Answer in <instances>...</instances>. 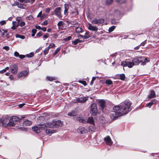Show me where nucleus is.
<instances>
[{
	"mask_svg": "<svg viewBox=\"0 0 159 159\" xmlns=\"http://www.w3.org/2000/svg\"><path fill=\"white\" fill-rule=\"evenodd\" d=\"M48 127L47 123H46L42 124L41 125V128L43 129L42 132H41L42 135L43 136L46 133V134H49V135L54 133H56L57 131L55 130L52 129H47Z\"/></svg>",
	"mask_w": 159,
	"mask_h": 159,
	"instance_id": "obj_2",
	"label": "nucleus"
},
{
	"mask_svg": "<svg viewBox=\"0 0 159 159\" xmlns=\"http://www.w3.org/2000/svg\"><path fill=\"white\" fill-rule=\"evenodd\" d=\"M31 124L32 122L31 121L26 120L23 122V126H28L31 125Z\"/></svg>",
	"mask_w": 159,
	"mask_h": 159,
	"instance_id": "obj_21",
	"label": "nucleus"
},
{
	"mask_svg": "<svg viewBox=\"0 0 159 159\" xmlns=\"http://www.w3.org/2000/svg\"><path fill=\"white\" fill-rule=\"evenodd\" d=\"M67 115L70 116H74L76 115V112L75 111H72L71 112L68 113Z\"/></svg>",
	"mask_w": 159,
	"mask_h": 159,
	"instance_id": "obj_24",
	"label": "nucleus"
},
{
	"mask_svg": "<svg viewBox=\"0 0 159 159\" xmlns=\"http://www.w3.org/2000/svg\"><path fill=\"white\" fill-rule=\"evenodd\" d=\"M33 18V17L31 15H30L29 16L26 17V19L28 20H31Z\"/></svg>",
	"mask_w": 159,
	"mask_h": 159,
	"instance_id": "obj_48",
	"label": "nucleus"
},
{
	"mask_svg": "<svg viewBox=\"0 0 159 159\" xmlns=\"http://www.w3.org/2000/svg\"><path fill=\"white\" fill-rule=\"evenodd\" d=\"M88 100L87 97H81L79 98H77L74 102L75 103H84Z\"/></svg>",
	"mask_w": 159,
	"mask_h": 159,
	"instance_id": "obj_10",
	"label": "nucleus"
},
{
	"mask_svg": "<svg viewBox=\"0 0 159 159\" xmlns=\"http://www.w3.org/2000/svg\"><path fill=\"white\" fill-rule=\"evenodd\" d=\"M98 104L99 106V109L103 110L105 107V102L103 99L100 100L98 101Z\"/></svg>",
	"mask_w": 159,
	"mask_h": 159,
	"instance_id": "obj_11",
	"label": "nucleus"
},
{
	"mask_svg": "<svg viewBox=\"0 0 159 159\" xmlns=\"http://www.w3.org/2000/svg\"><path fill=\"white\" fill-rule=\"evenodd\" d=\"M16 23V21H13L12 22V24L13 25L11 27V29L14 30L16 29L17 27H18V25H16L15 24Z\"/></svg>",
	"mask_w": 159,
	"mask_h": 159,
	"instance_id": "obj_31",
	"label": "nucleus"
},
{
	"mask_svg": "<svg viewBox=\"0 0 159 159\" xmlns=\"http://www.w3.org/2000/svg\"><path fill=\"white\" fill-rule=\"evenodd\" d=\"M143 57H136L133 59V61L135 65H138L141 63V65L144 66L146 64V62L143 61Z\"/></svg>",
	"mask_w": 159,
	"mask_h": 159,
	"instance_id": "obj_5",
	"label": "nucleus"
},
{
	"mask_svg": "<svg viewBox=\"0 0 159 159\" xmlns=\"http://www.w3.org/2000/svg\"><path fill=\"white\" fill-rule=\"evenodd\" d=\"M64 6L65 7L64 14L65 15H67V14L68 10L69 9V5L67 4H65L64 5Z\"/></svg>",
	"mask_w": 159,
	"mask_h": 159,
	"instance_id": "obj_25",
	"label": "nucleus"
},
{
	"mask_svg": "<svg viewBox=\"0 0 159 159\" xmlns=\"http://www.w3.org/2000/svg\"><path fill=\"white\" fill-rule=\"evenodd\" d=\"M132 102L129 100H126L121 103L120 105L114 107L113 108L114 113L110 116L111 119L114 120L128 113L132 109Z\"/></svg>",
	"mask_w": 159,
	"mask_h": 159,
	"instance_id": "obj_1",
	"label": "nucleus"
},
{
	"mask_svg": "<svg viewBox=\"0 0 159 159\" xmlns=\"http://www.w3.org/2000/svg\"><path fill=\"white\" fill-rule=\"evenodd\" d=\"M75 31L77 33H81L82 32V29L79 27H78L75 28Z\"/></svg>",
	"mask_w": 159,
	"mask_h": 159,
	"instance_id": "obj_32",
	"label": "nucleus"
},
{
	"mask_svg": "<svg viewBox=\"0 0 159 159\" xmlns=\"http://www.w3.org/2000/svg\"><path fill=\"white\" fill-rule=\"evenodd\" d=\"M79 82L80 83L83 84L84 86H86L87 85L86 82V81H84V80H79Z\"/></svg>",
	"mask_w": 159,
	"mask_h": 159,
	"instance_id": "obj_40",
	"label": "nucleus"
},
{
	"mask_svg": "<svg viewBox=\"0 0 159 159\" xmlns=\"http://www.w3.org/2000/svg\"><path fill=\"white\" fill-rule=\"evenodd\" d=\"M84 40H72V43L74 45H77L78 43L84 42Z\"/></svg>",
	"mask_w": 159,
	"mask_h": 159,
	"instance_id": "obj_27",
	"label": "nucleus"
},
{
	"mask_svg": "<svg viewBox=\"0 0 159 159\" xmlns=\"http://www.w3.org/2000/svg\"><path fill=\"white\" fill-rule=\"evenodd\" d=\"M105 83L109 85H111L113 83L112 81L111 80H106Z\"/></svg>",
	"mask_w": 159,
	"mask_h": 159,
	"instance_id": "obj_36",
	"label": "nucleus"
},
{
	"mask_svg": "<svg viewBox=\"0 0 159 159\" xmlns=\"http://www.w3.org/2000/svg\"><path fill=\"white\" fill-rule=\"evenodd\" d=\"M34 55V53L33 52H31L29 54H27L26 55V57H33Z\"/></svg>",
	"mask_w": 159,
	"mask_h": 159,
	"instance_id": "obj_37",
	"label": "nucleus"
},
{
	"mask_svg": "<svg viewBox=\"0 0 159 159\" xmlns=\"http://www.w3.org/2000/svg\"><path fill=\"white\" fill-rule=\"evenodd\" d=\"M113 2V0H106V4L107 5H110Z\"/></svg>",
	"mask_w": 159,
	"mask_h": 159,
	"instance_id": "obj_41",
	"label": "nucleus"
},
{
	"mask_svg": "<svg viewBox=\"0 0 159 159\" xmlns=\"http://www.w3.org/2000/svg\"><path fill=\"white\" fill-rule=\"evenodd\" d=\"M146 40H145L142 43L140 44V46H144V45H145V44L146 43V42H145Z\"/></svg>",
	"mask_w": 159,
	"mask_h": 159,
	"instance_id": "obj_62",
	"label": "nucleus"
},
{
	"mask_svg": "<svg viewBox=\"0 0 159 159\" xmlns=\"http://www.w3.org/2000/svg\"><path fill=\"white\" fill-rule=\"evenodd\" d=\"M18 26L19 25L21 27H22V26H24L25 25V23L24 21H21L20 22L19 24H17Z\"/></svg>",
	"mask_w": 159,
	"mask_h": 159,
	"instance_id": "obj_46",
	"label": "nucleus"
},
{
	"mask_svg": "<svg viewBox=\"0 0 159 159\" xmlns=\"http://www.w3.org/2000/svg\"><path fill=\"white\" fill-rule=\"evenodd\" d=\"M104 140L108 145L111 146L113 142L110 137L109 136H107L106 137L104 138Z\"/></svg>",
	"mask_w": 159,
	"mask_h": 159,
	"instance_id": "obj_12",
	"label": "nucleus"
},
{
	"mask_svg": "<svg viewBox=\"0 0 159 159\" xmlns=\"http://www.w3.org/2000/svg\"><path fill=\"white\" fill-rule=\"evenodd\" d=\"M96 130L95 124H92V125L90 126L89 127V132H93L95 131Z\"/></svg>",
	"mask_w": 159,
	"mask_h": 159,
	"instance_id": "obj_22",
	"label": "nucleus"
},
{
	"mask_svg": "<svg viewBox=\"0 0 159 159\" xmlns=\"http://www.w3.org/2000/svg\"><path fill=\"white\" fill-rule=\"evenodd\" d=\"M42 14V11H41L40 12H39V13L37 15V17H40L41 19H42L43 17V15L41 16Z\"/></svg>",
	"mask_w": 159,
	"mask_h": 159,
	"instance_id": "obj_42",
	"label": "nucleus"
},
{
	"mask_svg": "<svg viewBox=\"0 0 159 159\" xmlns=\"http://www.w3.org/2000/svg\"><path fill=\"white\" fill-rule=\"evenodd\" d=\"M16 20L18 22V24H19V23L22 20L21 17H18L16 18Z\"/></svg>",
	"mask_w": 159,
	"mask_h": 159,
	"instance_id": "obj_39",
	"label": "nucleus"
},
{
	"mask_svg": "<svg viewBox=\"0 0 159 159\" xmlns=\"http://www.w3.org/2000/svg\"><path fill=\"white\" fill-rule=\"evenodd\" d=\"M61 7H58L56 8L54 10L56 15L57 17L59 18L61 17Z\"/></svg>",
	"mask_w": 159,
	"mask_h": 159,
	"instance_id": "obj_14",
	"label": "nucleus"
},
{
	"mask_svg": "<svg viewBox=\"0 0 159 159\" xmlns=\"http://www.w3.org/2000/svg\"><path fill=\"white\" fill-rule=\"evenodd\" d=\"M152 103L150 102L149 103H147L145 105V107L150 108L151 107L152 105Z\"/></svg>",
	"mask_w": 159,
	"mask_h": 159,
	"instance_id": "obj_47",
	"label": "nucleus"
},
{
	"mask_svg": "<svg viewBox=\"0 0 159 159\" xmlns=\"http://www.w3.org/2000/svg\"><path fill=\"white\" fill-rule=\"evenodd\" d=\"M116 1L120 3H124L126 2V0H116Z\"/></svg>",
	"mask_w": 159,
	"mask_h": 159,
	"instance_id": "obj_44",
	"label": "nucleus"
},
{
	"mask_svg": "<svg viewBox=\"0 0 159 159\" xmlns=\"http://www.w3.org/2000/svg\"><path fill=\"white\" fill-rule=\"evenodd\" d=\"M2 48L7 51H8L9 50V48L7 46H5L3 47Z\"/></svg>",
	"mask_w": 159,
	"mask_h": 159,
	"instance_id": "obj_51",
	"label": "nucleus"
},
{
	"mask_svg": "<svg viewBox=\"0 0 159 159\" xmlns=\"http://www.w3.org/2000/svg\"><path fill=\"white\" fill-rule=\"evenodd\" d=\"M18 57L20 59H22L25 57V56L24 55H20Z\"/></svg>",
	"mask_w": 159,
	"mask_h": 159,
	"instance_id": "obj_55",
	"label": "nucleus"
},
{
	"mask_svg": "<svg viewBox=\"0 0 159 159\" xmlns=\"http://www.w3.org/2000/svg\"><path fill=\"white\" fill-rule=\"evenodd\" d=\"M62 122L60 120H53L51 122L47 123L48 128H57L62 126Z\"/></svg>",
	"mask_w": 159,
	"mask_h": 159,
	"instance_id": "obj_3",
	"label": "nucleus"
},
{
	"mask_svg": "<svg viewBox=\"0 0 159 159\" xmlns=\"http://www.w3.org/2000/svg\"><path fill=\"white\" fill-rule=\"evenodd\" d=\"M157 101L156 99H153L152 100V101H151V102H152V105L155 104L157 102Z\"/></svg>",
	"mask_w": 159,
	"mask_h": 159,
	"instance_id": "obj_58",
	"label": "nucleus"
},
{
	"mask_svg": "<svg viewBox=\"0 0 159 159\" xmlns=\"http://www.w3.org/2000/svg\"><path fill=\"white\" fill-rule=\"evenodd\" d=\"M111 23L113 24H116L119 22V20H118L113 19L111 20Z\"/></svg>",
	"mask_w": 159,
	"mask_h": 159,
	"instance_id": "obj_35",
	"label": "nucleus"
},
{
	"mask_svg": "<svg viewBox=\"0 0 159 159\" xmlns=\"http://www.w3.org/2000/svg\"><path fill=\"white\" fill-rule=\"evenodd\" d=\"M6 71V69H3L0 71V73L1 74L4 73Z\"/></svg>",
	"mask_w": 159,
	"mask_h": 159,
	"instance_id": "obj_64",
	"label": "nucleus"
},
{
	"mask_svg": "<svg viewBox=\"0 0 159 159\" xmlns=\"http://www.w3.org/2000/svg\"><path fill=\"white\" fill-rule=\"evenodd\" d=\"M15 36L16 38H19L21 39H25V37L24 35H21L18 34H16Z\"/></svg>",
	"mask_w": 159,
	"mask_h": 159,
	"instance_id": "obj_33",
	"label": "nucleus"
},
{
	"mask_svg": "<svg viewBox=\"0 0 159 159\" xmlns=\"http://www.w3.org/2000/svg\"><path fill=\"white\" fill-rule=\"evenodd\" d=\"M20 54L17 51H15L14 52V55L15 57H18Z\"/></svg>",
	"mask_w": 159,
	"mask_h": 159,
	"instance_id": "obj_52",
	"label": "nucleus"
},
{
	"mask_svg": "<svg viewBox=\"0 0 159 159\" xmlns=\"http://www.w3.org/2000/svg\"><path fill=\"white\" fill-rule=\"evenodd\" d=\"M80 36L82 37L83 39H88L90 37V35L89 34V33L88 32H86L84 35L83 36L80 35Z\"/></svg>",
	"mask_w": 159,
	"mask_h": 159,
	"instance_id": "obj_26",
	"label": "nucleus"
},
{
	"mask_svg": "<svg viewBox=\"0 0 159 159\" xmlns=\"http://www.w3.org/2000/svg\"><path fill=\"white\" fill-rule=\"evenodd\" d=\"M60 49H61L60 47H59V48H57L56 49V50L54 53V55H55L59 51V50H60Z\"/></svg>",
	"mask_w": 159,
	"mask_h": 159,
	"instance_id": "obj_50",
	"label": "nucleus"
},
{
	"mask_svg": "<svg viewBox=\"0 0 159 159\" xmlns=\"http://www.w3.org/2000/svg\"><path fill=\"white\" fill-rule=\"evenodd\" d=\"M76 120L79 121L80 122L86 124L87 123H89L90 124H94L93 118V117H89L87 120L84 119L81 117H77Z\"/></svg>",
	"mask_w": 159,
	"mask_h": 159,
	"instance_id": "obj_4",
	"label": "nucleus"
},
{
	"mask_svg": "<svg viewBox=\"0 0 159 159\" xmlns=\"http://www.w3.org/2000/svg\"><path fill=\"white\" fill-rule=\"evenodd\" d=\"M9 121H8L7 123V124L6 125V127H11L14 126L16 125V123L14 122L10 118L9 119Z\"/></svg>",
	"mask_w": 159,
	"mask_h": 159,
	"instance_id": "obj_17",
	"label": "nucleus"
},
{
	"mask_svg": "<svg viewBox=\"0 0 159 159\" xmlns=\"http://www.w3.org/2000/svg\"><path fill=\"white\" fill-rule=\"evenodd\" d=\"M89 26L88 28L89 30L94 31H98V28L97 27L92 26L90 23H89Z\"/></svg>",
	"mask_w": 159,
	"mask_h": 159,
	"instance_id": "obj_18",
	"label": "nucleus"
},
{
	"mask_svg": "<svg viewBox=\"0 0 159 159\" xmlns=\"http://www.w3.org/2000/svg\"><path fill=\"white\" fill-rule=\"evenodd\" d=\"M54 44L53 43H50L49 45V46L48 47H49V48H52V47H53L54 46Z\"/></svg>",
	"mask_w": 159,
	"mask_h": 159,
	"instance_id": "obj_56",
	"label": "nucleus"
},
{
	"mask_svg": "<svg viewBox=\"0 0 159 159\" xmlns=\"http://www.w3.org/2000/svg\"><path fill=\"white\" fill-rule=\"evenodd\" d=\"M121 65L123 67L127 66L128 67L132 68L135 64L134 62L129 61L126 60L125 61H122L121 63Z\"/></svg>",
	"mask_w": 159,
	"mask_h": 159,
	"instance_id": "obj_9",
	"label": "nucleus"
},
{
	"mask_svg": "<svg viewBox=\"0 0 159 159\" xmlns=\"http://www.w3.org/2000/svg\"><path fill=\"white\" fill-rule=\"evenodd\" d=\"M115 26H113L110 27L109 29V31L110 32H112L115 29Z\"/></svg>",
	"mask_w": 159,
	"mask_h": 159,
	"instance_id": "obj_43",
	"label": "nucleus"
},
{
	"mask_svg": "<svg viewBox=\"0 0 159 159\" xmlns=\"http://www.w3.org/2000/svg\"><path fill=\"white\" fill-rule=\"evenodd\" d=\"M46 80L48 81H52L53 80H56V79L55 77L47 76L46 77Z\"/></svg>",
	"mask_w": 159,
	"mask_h": 159,
	"instance_id": "obj_34",
	"label": "nucleus"
},
{
	"mask_svg": "<svg viewBox=\"0 0 159 159\" xmlns=\"http://www.w3.org/2000/svg\"><path fill=\"white\" fill-rule=\"evenodd\" d=\"M6 23V21L4 20L0 22V24L1 25H4Z\"/></svg>",
	"mask_w": 159,
	"mask_h": 159,
	"instance_id": "obj_61",
	"label": "nucleus"
},
{
	"mask_svg": "<svg viewBox=\"0 0 159 159\" xmlns=\"http://www.w3.org/2000/svg\"><path fill=\"white\" fill-rule=\"evenodd\" d=\"M24 118V116H21V118L20 119L19 117L17 116H14L11 117L10 118L12 120V121L15 122H16Z\"/></svg>",
	"mask_w": 159,
	"mask_h": 159,
	"instance_id": "obj_19",
	"label": "nucleus"
},
{
	"mask_svg": "<svg viewBox=\"0 0 159 159\" xmlns=\"http://www.w3.org/2000/svg\"><path fill=\"white\" fill-rule=\"evenodd\" d=\"M155 97V93L154 91L152 90L150 92V94L148 96V98H152Z\"/></svg>",
	"mask_w": 159,
	"mask_h": 159,
	"instance_id": "obj_23",
	"label": "nucleus"
},
{
	"mask_svg": "<svg viewBox=\"0 0 159 159\" xmlns=\"http://www.w3.org/2000/svg\"><path fill=\"white\" fill-rule=\"evenodd\" d=\"M48 21L47 20H46L44 21H43L42 23V25H46L48 24Z\"/></svg>",
	"mask_w": 159,
	"mask_h": 159,
	"instance_id": "obj_54",
	"label": "nucleus"
},
{
	"mask_svg": "<svg viewBox=\"0 0 159 159\" xmlns=\"http://www.w3.org/2000/svg\"><path fill=\"white\" fill-rule=\"evenodd\" d=\"M37 30L36 29H32V32L33 33V34H35L36 33Z\"/></svg>",
	"mask_w": 159,
	"mask_h": 159,
	"instance_id": "obj_63",
	"label": "nucleus"
},
{
	"mask_svg": "<svg viewBox=\"0 0 159 159\" xmlns=\"http://www.w3.org/2000/svg\"><path fill=\"white\" fill-rule=\"evenodd\" d=\"M50 9L49 8H46L45 10V11L47 13H48L50 10Z\"/></svg>",
	"mask_w": 159,
	"mask_h": 159,
	"instance_id": "obj_60",
	"label": "nucleus"
},
{
	"mask_svg": "<svg viewBox=\"0 0 159 159\" xmlns=\"http://www.w3.org/2000/svg\"><path fill=\"white\" fill-rule=\"evenodd\" d=\"M96 77H93L92 78V80L91 81V82L90 83V85H92L93 84V81H94V80H95L96 79Z\"/></svg>",
	"mask_w": 159,
	"mask_h": 159,
	"instance_id": "obj_49",
	"label": "nucleus"
},
{
	"mask_svg": "<svg viewBox=\"0 0 159 159\" xmlns=\"http://www.w3.org/2000/svg\"><path fill=\"white\" fill-rule=\"evenodd\" d=\"M27 74V72L26 70H23L20 73H19L17 74V77L20 78L26 76Z\"/></svg>",
	"mask_w": 159,
	"mask_h": 159,
	"instance_id": "obj_15",
	"label": "nucleus"
},
{
	"mask_svg": "<svg viewBox=\"0 0 159 159\" xmlns=\"http://www.w3.org/2000/svg\"><path fill=\"white\" fill-rule=\"evenodd\" d=\"M49 49V48L48 47L45 49L43 52V54L44 55H46L48 53Z\"/></svg>",
	"mask_w": 159,
	"mask_h": 159,
	"instance_id": "obj_38",
	"label": "nucleus"
},
{
	"mask_svg": "<svg viewBox=\"0 0 159 159\" xmlns=\"http://www.w3.org/2000/svg\"><path fill=\"white\" fill-rule=\"evenodd\" d=\"M9 118V116L7 115L3 116L0 117V123L2 126L6 127V125L7 123Z\"/></svg>",
	"mask_w": 159,
	"mask_h": 159,
	"instance_id": "obj_6",
	"label": "nucleus"
},
{
	"mask_svg": "<svg viewBox=\"0 0 159 159\" xmlns=\"http://www.w3.org/2000/svg\"><path fill=\"white\" fill-rule=\"evenodd\" d=\"M16 5L18 7L21 9L25 8V5L23 4H20L18 2H16Z\"/></svg>",
	"mask_w": 159,
	"mask_h": 159,
	"instance_id": "obj_28",
	"label": "nucleus"
},
{
	"mask_svg": "<svg viewBox=\"0 0 159 159\" xmlns=\"http://www.w3.org/2000/svg\"><path fill=\"white\" fill-rule=\"evenodd\" d=\"M35 28H36V29H39V30H41L42 28L40 26L38 25H35Z\"/></svg>",
	"mask_w": 159,
	"mask_h": 159,
	"instance_id": "obj_59",
	"label": "nucleus"
},
{
	"mask_svg": "<svg viewBox=\"0 0 159 159\" xmlns=\"http://www.w3.org/2000/svg\"><path fill=\"white\" fill-rule=\"evenodd\" d=\"M20 130L23 131H26L27 130V129L26 128L23 127H20L19 128Z\"/></svg>",
	"mask_w": 159,
	"mask_h": 159,
	"instance_id": "obj_53",
	"label": "nucleus"
},
{
	"mask_svg": "<svg viewBox=\"0 0 159 159\" xmlns=\"http://www.w3.org/2000/svg\"><path fill=\"white\" fill-rule=\"evenodd\" d=\"M41 125L42 124H40V125H39V127L37 126L33 127H32V129L38 135L41 137H43L41 133L42 132L43 130V129L41 128Z\"/></svg>",
	"mask_w": 159,
	"mask_h": 159,
	"instance_id": "obj_8",
	"label": "nucleus"
},
{
	"mask_svg": "<svg viewBox=\"0 0 159 159\" xmlns=\"http://www.w3.org/2000/svg\"><path fill=\"white\" fill-rule=\"evenodd\" d=\"M78 132L81 134H85L87 132V130L83 127H80L77 129Z\"/></svg>",
	"mask_w": 159,
	"mask_h": 159,
	"instance_id": "obj_16",
	"label": "nucleus"
},
{
	"mask_svg": "<svg viewBox=\"0 0 159 159\" xmlns=\"http://www.w3.org/2000/svg\"><path fill=\"white\" fill-rule=\"evenodd\" d=\"M65 23L62 21H60L57 23V26L59 29L62 28V26L64 25Z\"/></svg>",
	"mask_w": 159,
	"mask_h": 159,
	"instance_id": "obj_29",
	"label": "nucleus"
},
{
	"mask_svg": "<svg viewBox=\"0 0 159 159\" xmlns=\"http://www.w3.org/2000/svg\"><path fill=\"white\" fill-rule=\"evenodd\" d=\"M97 112L96 104L94 103H93L91 105L90 113L92 115L95 116L96 115Z\"/></svg>",
	"mask_w": 159,
	"mask_h": 159,
	"instance_id": "obj_7",
	"label": "nucleus"
},
{
	"mask_svg": "<svg viewBox=\"0 0 159 159\" xmlns=\"http://www.w3.org/2000/svg\"><path fill=\"white\" fill-rule=\"evenodd\" d=\"M93 24H97V18L94 19L91 21Z\"/></svg>",
	"mask_w": 159,
	"mask_h": 159,
	"instance_id": "obj_45",
	"label": "nucleus"
},
{
	"mask_svg": "<svg viewBox=\"0 0 159 159\" xmlns=\"http://www.w3.org/2000/svg\"><path fill=\"white\" fill-rule=\"evenodd\" d=\"M104 21V20L103 19H97V24L101 25L103 23Z\"/></svg>",
	"mask_w": 159,
	"mask_h": 159,
	"instance_id": "obj_30",
	"label": "nucleus"
},
{
	"mask_svg": "<svg viewBox=\"0 0 159 159\" xmlns=\"http://www.w3.org/2000/svg\"><path fill=\"white\" fill-rule=\"evenodd\" d=\"M116 78L121 80H124L125 78V75L124 74H117L116 75Z\"/></svg>",
	"mask_w": 159,
	"mask_h": 159,
	"instance_id": "obj_20",
	"label": "nucleus"
},
{
	"mask_svg": "<svg viewBox=\"0 0 159 159\" xmlns=\"http://www.w3.org/2000/svg\"><path fill=\"white\" fill-rule=\"evenodd\" d=\"M42 34V32L41 31H40L39 33H38L37 34V36L38 37H39Z\"/></svg>",
	"mask_w": 159,
	"mask_h": 159,
	"instance_id": "obj_57",
	"label": "nucleus"
},
{
	"mask_svg": "<svg viewBox=\"0 0 159 159\" xmlns=\"http://www.w3.org/2000/svg\"><path fill=\"white\" fill-rule=\"evenodd\" d=\"M11 72L14 74H16L17 72L18 67L16 65L13 64L10 67Z\"/></svg>",
	"mask_w": 159,
	"mask_h": 159,
	"instance_id": "obj_13",
	"label": "nucleus"
}]
</instances>
